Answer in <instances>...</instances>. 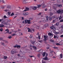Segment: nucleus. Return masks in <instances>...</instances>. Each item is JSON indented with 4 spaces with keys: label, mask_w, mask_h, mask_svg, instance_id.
<instances>
[{
    "label": "nucleus",
    "mask_w": 63,
    "mask_h": 63,
    "mask_svg": "<svg viewBox=\"0 0 63 63\" xmlns=\"http://www.w3.org/2000/svg\"><path fill=\"white\" fill-rule=\"evenodd\" d=\"M1 23H2V24H4V25H7L8 24V23L6 22V21H5L2 22Z\"/></svg>",
    "instance_id": "obj_1"
},
{
    "label": "nucleus",
    "mask_w": 63,
    "mask_h": 63,
    "mask_svg": "<svg viewBox=\"0 0 63 63\" xmlns=\"http://www.w3.org/2000/svg\"><path fill=\"white\" fill-rule=\"evenodd\" d=\"M37 6H33L32 7V9L33 10H36L37 9Z\"/></svg>",
    "instance_id": "obj_2"
},
{
    "label": "nucleus",
    "mask_w": 63,
    "mask_h": 63,
    "mask_svg": "<svg viewBox=\"0 0 63 63\" xmlns=\"http://www.w3.org/2000/svg\"><path fill=\"white\" fill-rule=\"evenodd\" d=\"M50 28L51 29H53L54 31H55V30H56V29H55V27H54L53 26H51L50 27Z\"/></svg>",
    "instance_id": "obj_3"
},
{
    "label": "nucleus",
    "mask_w": 63,
    "mask_h": 63,
    "mask_svg": "<svg viewBox=\"0 0 63 63\" xmlns=\"http://www.w3.org/2000/svg\"><path fill=\"white\" fill-rule=\"evenodd\" d=\"M44 37L45 40H48V37L47 36H46L44 35Z\"/></svg>",
    "instance_id": "obj_4"
},
{
    "label": "nucleus",
    "mask_w": 63,
    "mask_h": 63,
    "mask_svg": "<svg viewBox=\"0 0 63 63\" xmlns=\"http://www.w3.org/2000/svg\"><path fill=\"white\" fill-rule=\"evenodd\" d=\"M41 5H42V8H45V7H46V5H45V4H41Z\"/></svg>",
    "instance_id": "obj_5"
},
{
    "label": "nucleus",
    "mask_w": 63,
    "mask_h": 63,
    "mask_svg": "<svg viewBox=\"0 0 63 63\" xmlns=\"http://www.w3.org/2000/svg\"><path fill=\"white\" fill-rule=\"evenodd\" d=\"M57 12L58 14H60L61 13V10L60 9L59 10H58L57 11Z\"/></svg>",
    "instance_id": "obj_6"
},
{
    "label": "nucleus",
    "mask_w": 63,
    "mask_h": 63,
    "mask_svg": "<svg viewBox=\"0 0 63 63\" xmlns=\"http://www.w3.org/2000/svg\"><path fill=\"white\" fill-rule=\"evenodd\" d=\"M28 15V13H24L23 14L24 16H27Z\"/></svg>",
    "instance_id": "obj_7"
},
{
    "label": "nucleus",
    "mask_w": 63,
    "mask_h": 63,
    "mask_svg": "<svg viewBox=\"0 0 63 63\" xmlns=\"http://www.w3.org/2000/svg\"><path fill=\"white\" fill-rule=\"evenodd\" d=\"M31 20H28V22L27 23L28 24H31V22H30L31 21Z\"/></svg>",
    "instance_id": "obj_8"
},
{
    "label": "nucleus",
    "mask_w": 63,
    "mask_h": 63,
    "mask_svg": "<svg viewBox=\"0 0 63 63\" xmlns=\"http://www.w3.org/2000/svg\"><path fill=\"white\" fill-rule=\"evenodd\" d=\"M38 51V52H40V53H42V52H43V50L41 49L39 51Z\"/></svg>",
    "instance_id": "obj_9"
},
{
    "label": "nucleus",
    "mask_w": 63,
    "mask_h": 63,
    "mask_svg": "<svg viewBox=\"0 0 63 63\" xmlns=\"http://www.w3.org/2000/svg\"><path fill=\"white\" fill-rule=\"evenodd\" d=\"M30 42H32V43L33 45H34V44H35V41H32V40L30 41Z\"/></svg>",
    "instance_id": "obj_10"
},
{
    "label": "nucleus",
    "mask_w": 63,
    "mask_h": 63,
    "mask_svg": "<svg viewBox=\"0 0 63 63\" xmlns=\"http://www.w3.org/2000/svg\"><path fill=\"white\" fill-rule=\"evenodd\" d=\"M11 53L12 54H14V53H15V52L14 51V50H13L11 51Z\"/></svg>",
    "instance_id": "obj_11"
},
{
    "label": "nucleus",
    "mask_w": 63,
    "mask_h": 63,
    "mask_svg": "<svg viewBox=\"0 0 63 63\" xmlns=\"http://www.w3.org/2000/svg\"><path fill=\"white\" fill-rule=\"evenodd\" d=\"M48 36H53V35H52V34L50 33H48Z\"/></svg>",
    "instance_id": "obj_12"
},
{
    "label": "nucleus",
    "mask_w": 63,
    "mask_h": 63,
    "mask_svg": "<svg viewBox=\"0 0 63 63\" xmlns=\"http://www.w3.org/2000/svg\"><path fill=\"white\" fill-rule=\"evenodd\" d=\"M49 56H53V55L52 53H49Z\"/></svg>",
    "instance_id": "obj_13"
},
{
    "label": "nucleus",
    "mask_w": 63,
    "mask_h": 63,
    "mask_svg": "<svg viewBox=\"0 0 63 63\" xmlns=\"http://www.w3.org/2000/svg\"><path fill=\"white\" fill-rule=\"evenodd\" d=\"M44 60H48L47 59V57H45L44 59Z\"/></svg>",
    "instance_id": "obj_14"
},
{
    "label": "nucleus",
    "mask_w": 63,
    "mask_h": 63,
    "mask_svg": "<svg viewBox=\"0 0 63 63\" xmlns=\"http://www.w3.org/2000/svg\"><path fill=\"white\" fill-rule=\"evenodd\" d=\"M26 0H24V1H23L22 3L23 4H25L26 3Z\"/></svg>",
    "instance_id": "obj_15"
},
{
    "label": "nucleus",
    "mask_w": 63,
    "mask_h": 63,
    "mask_svg": "<svg viewBox=\"0 0 63 63\" xmlns=\"http://www.w3.org/2000/svg\"><path fill=\"white\" fill-rule=\"evenodd\" d=\"M49 51H50V53H52V52H53V50H51V49H49Z\"/></svg>",
    "instance_id": "obj_16"
},
{
    "label": "nucleus",
    "mask_w": 63,
    "mask_h": 63,
    "mask_svg": "<svg viewBox=\"0 0 63 63\" xmlns=\"http://www.w3.org/2000/svg\"><path fill=\"white\" fill-rule=\"evenodd\" d=\"M0 27H1L2 28H3V27H4V25L3 24H1L0 25Z\"/></svg>",
    "instance_id": "obj_17"
},
{
    "label": "nucleus",
    "mask_w": 63,
    "mask_h": 63,
    "mask_svg": "<svg viewBox=\"0 0 63 63\" xmlns=\"http://www.w3.org/2000/svg\"><path fill=\"white\" fill-rule=\"evenodd\" d=\"M41 56V54L40 53H38L37 55V56L38 57H39L40 56Z\"/></svg>",
    "instance_id": "obj_18"
},
{
    "label": "nucleus",
    "mask_w": 63,
    "mask_h": 63,
    "mask_svg": "<svg viewBox=\"0 0 63 63\" xmlns=\"http://www.w3.org/2000/svg\"><path fill=\"white\" fill-rule=\"evenodd\" d=\"M28 20L27 19H26L25 20V23H27V22H28Z\"/></svg>",
    "instance_id": "obj_19"
},
{
    "label": "nucleus",
    "mask_w": 63,
    "mask_h": 63,
    "mask_svg": "<svg viewBox=\"0 0 63 63\" xmlns=\"http://www.w3.org/2000/svg\"><path fill=\"white\" fill-rule=\"evenodd\" d=\"M62 17L61 16V15H60V16L59 17V20H60L61 19H62Z\"/></svg>",
    "instance_id": "obj_20"
},
{
    "label": "nucleus",
    "mask_w": 63,
    "mask_h": 63,
    "mask_svg": "<svg viewBox=\"0 0 63 63\" xmlns=\"http://www.w3.org/2000/svg\"><path fill=\"white\" fill-rule=\"evenodd\" d=\"M28 32H31V31L30 30V29L29 28H28Z\"/></svg>",
    "instance_id": "obj_21"
},
{
    "label": "nucleus",
    "mask_w": 63,
    "mask_h": 63,
    "mask_svg": "<svg viewBox=\"0 0 63 63\" xmlns=\"http://www.w3.org/2000/svg\"><path fill=\"white\" fill-rule=\"evenodd\" d=\"M56 16L55 15L53 16H52V18H55V17H56Z\"/></svg>",
    "instance_id": "obj_22"
},
{
    "label": "nucleus",
    "mask_w": 63,
    "mask_h": 63,
    "mask_svg": "<svg viewBox=\"0 0 63 63\" xmlns=\"http://www.w3.org/2000/svg\"><path fill=\"white\" fill-rule=\"evenodd\" d=\"M46 18L47 20H48V16H46Z\"/></svg>",
    "instance_id": "obj_23"
},
{
    "label": "nucleus",
    "mask_w": 63,
    "mask_h": 63,
    "mask_svg": "<svg viewBox=\"0 0 63 63\" xmlns=\"http://www.w3.org/2000/svg\"><path fill=\"white\" fill-rule=\"evenodd\" d=\"M17 47L18 48H20V46L18 45L17 46Z\"/></svg>",
    "instance_id": "obj_24"
},
{
    "label": "nucleus",
    "mask_w": 63,
    "mask_h": 63,
    "mask_svg": "<svg viewBox=\"0 0 63 63\" xmlns=\"http://www.w3.org/2000/svg\"><path fill=\"white\" fill-rule=\"evenodd\" d=\"M41 5H38V7H37L38 8H40L41 7Z\"/></svg>",
    "instance_id": "obj_25"
},
{
    "label": "nucleus",
    "mask_w": 63,
    "mask_h": 63,
    "mask_svg": "<svg viewBox=\"0 0 63 63\" xmlns=\"http://www.w3.org/2000/svg\"><path fill=\"white\" fill-rule=\"evenodd\" d=\"M59 8H61L62 7V5L60 4V5H59Z\"/></svg>",
    "instance_id": "obj_26"
},
{
    "label": "nucleus",
    "mask_w": 63,
    "mask_h": 63,
    "mask_svg": "<svg viewBox=\"0 0 63 63\" xmlns=\"http://www.w3.org/2000/svg\"><path fill=\"white\" fill-rule=\"evenodd\" d=\"M16 35V34L14 33L12 34L11 36H15Z\"/></svg>",
    "instance_id": "obj_27"
},
{
    "label": "nucleus",
    "mask_w": 63,
    "mask_h": 63,
    "mask_svg": "<svg viewBox=\"0 0 63 63\" xmlns=\"http://www.w3.org/2000/svg\"><path fill=\"white\" fill-rule=\"evenodd\" d=\"M49 20H50V21H51V20H52V17H51V16L49 17Z\"/></svg>",
    "instance_id": "obj_28"
},
{
    "label": "nucleus",
    "mask_w": 63,
    "mask_h": 63,
    "mask_svg": "<svg viewBox=\"0 0 63 63\" xmlns=\"http://www.w3.org/2000/svg\"><path fill=\"white\" fill-rule=\"evenodd\" d=\"M45 26H48V24H46L45 25Z\"/></svg>",
    "instance_id": "obj_29"
},
{
    "label": "nucleus",
    "mask_w": 63,
    "mask_h": 63,
    "mask_svg": "<svg viewBox=\"0 0 63 63\" xmlns=\"http://www.w3.org/2000/svg\"><path fill=\"white\" fill-rule=\"evenodd\" d=\"M61 13H62V14H63V10H61Z\"/></svg>",
    "instance_id": "obj_30"
},
{
    "label": "nucleus",
    "mask_w": 63,
    "mask_h": 63,
    "mask_svg": "<svg viewBox=\"0 0 63 63\" xmlns=\"http://www.w3.org/2000/svg\"><path fill=\"white\" fill-rule=\"evenodd\" d=\"M4 58L6 59L7 58V57H6V56H5L4 57Z\"/></svg>",
    "instance_id": "obj_31"
},
{
    "label": "nucleus",
    "mask_w": 63,
    "mask_h": 63,
    "mask_svg": "<svg viewBox=\"0 0 63 63\" xmlns=\"http://www.w3.org/2000/svg\"><path fill=\"white\" fill-rule=\"evenodd\" d=\"M33 37V36L31 35L30 36V38H32V37Z\"/></svg>",
    "instance_id": "obj_32"
},
{
    "label": "nucleus",
    "mask_w": 63,
    "mask_h": 63,
    "mask_svg": "<svg viewBox=\"0 0 63 63\" xmlns=\"http://www.w3.org/2000/svg\"><path fill=\"white\" fill-rule=\"evenodd\" d=\"M60 56L61 57V58H62L63 57V56H62V54H61L60 55Z\"/></svg>",
    "instance_id": "obj_33"
},
{
    "label": "nucleus",
    "mask_w": 63,
    "mask_h": 63,
    "mask_svg": "<svg viewBox=\"0 0 63 63\" xmlns=\"http://www.w3.org/2000/svg\"><path fill=\"white\" fill-rule=\"evenodd\" d=\"M52 15H53V13H50V16H52Z\"/></svg>",
    "instance_id": "obj_34"
},
{
    "label": "nucleus",
    "mask_w": 63,
    "mask_h": 63,
    "mask_svg": "<svg viewBox=\"0 0 63 63\" xmlns=\"http://www.w3.org/2000/svg\"><path fill=\"white\" fill-rule=\"evenodd\" d=\"M33 18H29V20H32V19H33Z\"/></svg>",
    "instance_id": "obj_35"
},
{
    "label": "nucleus",
    "mask_w": 63,
    "mask_h": 63,
    "mask_svg": "<svg viewBox=\"0 0 63 63\" xmlns=\"http://www.w3.org/2000/svg\"><path fill=\"white\" fill-rule=\"evenodd\" d=\"M26 9L27 10V11H28V10H29V8H26Z\"/></svg>",
    "instance_id": "obj_36"
},
{
    "label": "nucleus",
    "mask_w": 63,
    "mask_h": 63,
    "mask_svg": "<svg viewBox=\"0 0 63 63\" xmlns=\"http://www.w3.org/2000/svg\"><path fill=\"white\" fill-rule=\"evenodd\" d=\"M38 42H40V43H42V42H43V41L42 40H40L38 41Z\"/></svg>",
    "instance_id": "obj_37"
},
{
    "label": "nucleus",
    "mask_w": 63,
    "mask_h": 63,
    "mask_svg": "<svg viewBox=\"0 0 63 63\" xmlns=\"http://www.w3.org/2000/svg\"><path fill=\"white\" fill-rule=\"evenodd\" d=\"M60 22H63V19L61 20L60 21Z\"/></svg>",
    "instance_id": "obj_38"
},
{
    "label": "nucleus",
    "mask_w": 63,
    "mask_h": 63,
    "mask_svg": "<svg viewBox=\"0 0 63 63\" xmlns=\"http://www.w3.org/2000/svg\"><path fill=\"white\" fill-rule=\"evenodd\" d=\"M56 26H58V25H59V23H57L56 24Z\"/></svg>",
    "instance_id": "obj_39"
},
{
    "label": "nucleus",
    "mask_w": 63,
    "mask_h": 63,
    "mask_svg": "<svg viewBox=\"0 0 63 63\" xmlns=\"http://www.w3.org/2000/svg\"><path fill=\"white\" fill-rule=\"evenodd\" d=\"M33 47L34 48H35V49H37V47L35 46H33Z\"/></svg>",
    "instance_id": "obj_40"
},
{
    "label": "nucleus",
    "mask_w": 63,
    "mask_h": 63,
    "mask_svg": "<svg viewBox=\"0 0 63 63\" xmlns=\"http://www.w3.org/2000/svg\"><path fill=\"white\" fill-rule=\"evenodd\" d=\"M14 13H12L11 14V16H14Z\"/></svg>",
    "instance_id": "obj_41"
},
{
    "label": "nucleus",
    "mask_w": 63,
    "mask_h": 63,
    "mask_svg": "<svg viewBox=\"0 0 63 63\" xmlns=\"http://www.w3.org/2000/svg\"><path fill=\"white\" fill-rule=\"evenodd\" d=\"M39 27H39V26H38V25L36 26V28L38 29H39Z\"/></svg>",
    "instance_id": "obj_42"
},
{
    "label": "nucleus",
    "mask_w": 63,
    "mask_h": 63,
    "mask_svg": "<svg viewBox=\"0 0 63 63\" xmlns=\"http://www.w3.org/2000/svg\"><path fill=\"white\" fill-rule=\"evenodd\" d=\"M11 21V20H7V22H10Z\"/></svg>",
    "instance_id": "obj_43"
},
{
    "label": "nucleus",
    "mask_w": 63,
    "mask_h": 63,
    "mask_svg": "<svg viewBox=\"0 0 63 63\" xmlns=\"http://www.w3.org/2000/svg\"><path fill=\"white\" fill-rule=\"evenodd\" d=\"M45 55H46V54L45 53H44L43 54V56H45Z\"/></svg>",
    "instance_id": "obj_44"
},
{
    "label": "nucleus",
    "mask_w": 63,
    "mask_h": 63,
    "mask_svg": "<svg viewBox=\"0 0 63 63\" xmlns=\"http://www.w3.org/2000/svg\"><path fill=\"white\" fill-rule=\"evenodd\" d=\"M12 36H8V38H9V39H11V38H12Z\"/></svg>",
    "instance_id": "obj_45"
},
{
    "label": "nucleus",
    "mask_w": 63,
    "mask_h": 63,
    "mask_svg": "<svg viewBox=\"0 0 63 63\" xmlns=\"http://www.w3.org/2000/svg\"><path fill=\"white\" fill-rule=\"evenodd\" d=\"M8 15H10V14H11V12H8Z\"/></svg>",
    "instance_id": "obj_46"
},
{
    "label": "nucleus",
    "mask_w": 63,
    "mask_h": 63,
    "mask_svg": "<svg viewBox=\"0 0 63 63\" xmlns=\"http://www.w3.org/2000/svg\"><path fill=\"white\" fill-rule=\"evenodd\" d=\"M6 31H7V32H9V30L8 29H6V30H5Z\"/></svg>",
    "instance_id": "obj_47"
},
{
    "label": "nucleus",
    "mask_w": 63,
    "mask_h": 63,
    "mask_svg": "<svg viewBox=\"0 0 63 63\" xmlns=\"http://www.w3.org/2000/svg\"><path fill=\"white\" fill-rule=\"evenodd\" d=\"M0 31H1V32H2L3 31V29L1 28L0 29Z\"/></svg>",
    "instance_id": "obj_48"
},
{
    "label": "nucleus",
    "mask_w": 63,
    "mask_h": 63,
    "mask_svg": "<svg viewBox=\"0 0 63 63\" xmlns=\"http://www.w3.org/2000/svg\"><path fill=\"white\" fill-rule=\"evenodd\" d=\"M1 45H3V46H5V44H4V43H1Z\"/></svg>",
    "instance_id": "obj_49"
},
{
    "label": "nucleus",
    "mask_w": 63,
    "mask_h": 63,
    "mask_svg": "<svg viewBox=\"0 0 63 63\" xmlns=\"http://www.w3.org/2000/svg\"><path fill=\"white\" fill-rule=\"evenodd\" d=\"M55 33L56 34H59V32H55Z\"/></svg>",
    "instance_id": "obj_50"
},
{
    "label": "nucleus",
    "mask_w": 63,
    "mask_h": 63,
    "mask_svg": "<svg viewBox=\"0 0 63 63\" xmlns=\"http://www.w3.org/2000/svg\"><path fill=\"white\" fill-rule=\"evenodd\" d=\"M56 45H58L59 46H60V44L59 43H56Z\"/></svg>",
    "instance_id": "obj_51"
},
{
    "label": "nucleus",
    "mask_w": 63,
    "mask_h": 63,
    "mask_svg": "<svg viewBox=\"0 0 63 63\" xmlns=\"http://www.w3.org/2000/svg\"><path fill=\"white\" fill-rule=\"evenodd\" d=\"M1 8L2 9H4V7H3L2 6H1Z\"/></svg>",
    "instance_id": "obj_52"
},
{
    "label": "nucleus",
    "mask_w": 63,
    "mask_h": 63,
    "mask_svg": "<svg viewBox=\"0 0 63 63\" xmlns=\"http://www.w3.org/2000/svg\"><path fill=\"white\" fill-rule=\"evenodd\" d=\"M38 39H39V40H40V39H41V37H40V35H38Z\"/></svg>",
    "instance_id": "obj_53"
},
{
    "label": "nucleus",
    "mask_w": 63,
    "mask_h": 63,
    "mask_svg": "<svg viewBox=\"0 0 63 63\" xmlns=\"http://www.w3.org/2000/svg\"><path fill=\"white\" fill-rule=\"evenodd\" d=\"M4 11H5V12H8V11H9V10H5Z\"/></svg>",
    "instance_id": "obj_54"
},
{
    "label": "nucleus",
    "mask_w": 63,
    "mask_h": 63,
    "mask_svg": "<svg viewBox=\"0 0 63 63\" xmlns=\"http://www.w3.org/2000/svg\"><path fill=\"white\" fill-rule=\"evenodd\" d=\"M60 2V1L59 0H57V2L58 3H59Z\"/></svg>",
    "instance_id": "obj_55"
},
{
    "label": "nucleus",
    "mask_w": 63,
    "mask_h": 63,
    "mask_svg": "<svg viewBox=\"0 0 63 63\" xmlns=\"http://www.w3.org/2000/svg\"><path fill=\"white\" fill-rule=\"evenodd\" d=\"M56 7H59V5H56Z\"/></svg>",
    "instance_id": "obj_56"
},
{
    "label": "nucleus",
    "mask_w": 63,
    "mask_h": 63,
    "mask_svg": "<svg viewBox=\"0 0 63 63\" xmlns=\"http://www.w3.org/2000/svg\"><path fill=\"white\" fill-rule=\"evenodd\" d=\"M46 48L48 50V49L49 48V47H47Z\"/></svg>",
    "instance_id": "obj_57"
},
{
    "label": "nucleus",
    "mask_w": 63,
    "mask_h": 63,
    "mask_svg": "<svg viewBox=\"0 0 63 63\" xmlns=\"http://www.w3.org/2000/svg\"><path fill=\"white\" fill-rule=\"evenodd\" d=\"M54 49H56L57 48H58L56 47H54Z\"/></svg>",
    "instance_id": "obj_58"
},
{
    "label": "nucleus",
    "mask_w": 63,
    "mask_h": 63,
    "mask_svg": "<svg viewBox=\"0 0 63 63\" xmlns=\"http://www.w3.org/2000/svg\"><path fill=\"white\" fill-rule=\"evenodd\" d=\"M30 46L31 47H33L34 46L32 45H30Z\"/></svg>",
    "instance_id": "obj_59"
},
{
    "label": "nucleus",
    "mask_w": 63,
    "mask_h": 63,
    "mask_svg": "<svg viewBox=\"0 0 63 63\" xmlns=\"http://www.w3.org/2000/svg\"><path fill=\"white\" fill-rule=\"evenodd\" d=\"M17 47V45H16L15 46H14V47Z\"/></svg>",
    "instance_id": "obj_60"
},
{
    "label": "nucleus",
    "mask_w": 63,
    "mask_h": 63,
    "mask_svg": "<svg viewBox=\"0 0 63 63\" xmlns=\"http://www.w3.org/2000/svg\"><path fill=\"white\" fill-rule=\"evenodd\" d=\"M43 22H46V20H43Z\"/></svg>",
    "instance_id": "obj_61"
},
{
    "label": "nucleus",
    "mask_w": 63,
    "mask_h": 63,
    "mask_svg": "<svg viewBox=\"0 0 63 63\" xmlns=\"http://www.w3.org/2000/svg\"><path fill=\"white\" fill-rule=\"evenodd\" d=\"M41 22H42V21H40L38 22V23H41Z\"/></svg>",
    "instance_id": "obj_62"
},
{
    "label": "nucleus",
    "mask_w": 63,
    "mask_h": 63,
    "mask_svg": "<svg viewBox=\"0 0 63 63\" xmlns=\"http://www.w3.org/2000/svg\"><path fill=\"white\" fill-rule=\"evenodd\" d=\"M61 31L62 32H63V28H62Z\"/></svg>",
    "instance_id": "obj_63"
},
{
    "label": "nucleus",
    "mask_w": 63,
    "mask_h": 63,
    "mask_svg": "<svg viewBox=\"0 0 63 63\" xmlns=\"http://www.w3.org/2000/svg\"><path fill=\"white\" fill-rule=\"evenodd\" d=\"M42 63H46V62L45 61H42Z\"/></svg>",
    "instance_id": "obj_64"
}]
</instances>
